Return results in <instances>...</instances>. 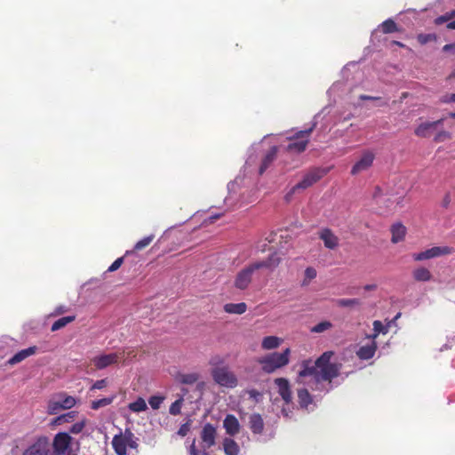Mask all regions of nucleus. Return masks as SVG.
I'll return each instance as SVG.
<instances>
[{"mask_svg":"<svg viewBox=\"0 0 455 455\" xmlns=\"http://www.w3.org/2000/svg\"><path fill=\"white\" fill-rule=\"evenodd\" d=\"M339 371H299L301 381L315 391L329 392L332 388V380Z\"/></svg>","mask_w":455,"mask_h":455,"instance_id":"1","label":"nucleus"},{"mask_svg":"<svg viewBox=\"0 0 455 455\" xmlns=\"http://www.w3.org/2000/svg\"><path fill=\"white\" fill-rule=\"evenodd\" d=\"M279 262L280 259L278 258L275 259V254H274L266 260L253 262L246 266L236 274L234 281V286L239 290L247 289L251 283L252 275L255 271L260 268H269L275 267L279 264Z\"/></svg>","mask_w":455,"mask_h":455,"instance_id":"2","label":"nucleus"},{"mask_svg":"<svg viewBox=\"0 0 455 455\" xmlns=\"http://www.w3.org/2000/svg\"><path fill=\"white\" fill-rule=\"evenodd\" d=\"M137 355V348L127 347L114 353L94 356L92 359V362L96 368L104 369L107 367L118 365L120 363H123L124 365H126L127 363L132 361V359H135Z\"/></svg>","mask_w":455,"mask_h":455,"instance_id":"3","label":"nucleus"},{"mask_svg":"<svg viewBox=\"0 0 455 455\" xmlns=\"http://www.w3.org/2000/svg\"><path fill=\"white\" fill-rule=\"evenodd\" d=\"M315 124H313L310 128L299 131L293 135L288 136L286 140L289 141L285 147V150L292 154H299L306 150L309 142V138L312 132L315 129Z\"/></svg>","mask_w":455,"mask_h":455,"instance_id":"4","label":"nucleus"},{"mask_svg":"<svg viewBox=\"0 0 455 455\" xmlns=\"http://www.w3.org/2000/svg\"><path fill=\"white\" fill-rule=\"evenodd\" d=\"M328 169L325 168H313L310 169L303 177L301 181L296 184L291 191L286 195V199L289 200L290 196L299 189H306L313 184L320 180L328 173Z\"/></svg>","mask_w":455,"mask_h":455,"instance_id":"5","label":"nucleus"},{"mask_svg":"<svg viewBox=\"0 0 455 455\" xmlns=\"http://www.w3.org/2000/svg\"><path fill=\"white\" fill-rule=\"evenodd\" d=\"M73 438L65 432L58 433L53 439L52 448L61 455H74L72 449Z\"/></svg>","mask_w":455,"mask_h":455,"instance_id":"6","label":"nucleus"},{"mask_svg":"<svg viewBox=\"0 0 455 455\" xmlns=\"http://www.w3.org/2000/svg\"><path fill=\"white\" fill-rule=\"evenodd\" d=\"M453 249L449 246H434L424 251L414 253L412 258L415 261H422L452 253Z\"/></svg>","mask_w":455,"mask_h":455,"instance_id":"7","label":"nucleus"},{"mask_svg":"<svg viewBox=\"0 0 455 455\" xmlns=\"http://www.w3.org/2000/svg\"><path fill=\"white\" fill-rule=\"evenodd\" d=\"M334 353L332 351L324 352L320 357L315 361V365H312V360H305L302 363V370H335L331 366L330 362Z\"/></svg>","mask_w":455,"mask_h":455,"instance_id":"8","label":"nucleus"},{"mask_svg":"<svg viewBox=\"0 0 455 455\" xmlns=\"http://www.w3.org/2000/svg\"><path fill=\"white\" fill-rule=\"evenodd\" d=\"M290 352V349L286 348L282 353H272L264 358L263 363L271 367L272 370L283 367L289 362Z\"/></svg>","mask_w":455,"mask_h":455,"instance_id":"9","label":"nucleus"},{"mask_svg":"<svg viewBox=\"0 0 455 455\" xmlns=\"http://www.w3.org/2000/svg\"><path fill=\"white\" fill-rule=\"evenodd\" d=\"M201 438L203 441L202 447L204 449L203 455H208V453L206 452V449H209L215 444V427L210 423L205 424L201 432Z\"/></svg>","mask_w":455,"mask_h":455,"instance_id":"10","label":"nucleus"},{"mask_svg":"<svg viewBox=\"0 0 455 455\" xmlns=\"http://www.w3.org/2000/svg\"><path fill=\"white\" fill-rule=\"evenodd\" d=\"M375 155L371 151H364L361 158L354 164L351 169V174L356 175L363 171L369 169L373 163Z\"/></svg>","mask_w":455,"mask_h":455,"instance_id":"11","label":"nucleus"},{"mask_svg":"<svg viewBox=\"0 0 455 455\" xmlns=\"http://www.w3.org/2000/svg\"><path fill=\"white\" fill-rule=\"evenodd\" d=\"M213 379L220 386L233 388L237 385V379L233 371H212Z\"/></svg>","mask_w":455,"mask_h":455,"instance_id":"12","label":"nucleus"},{"mask_svg":"<svg viewBox=\"0 0 455 455\" xmlns=\"http://www.w3.org/2000/svg\"><path fill=\"white\" fill-rule=\"evenodd\" d=\"M319 238L328 249L333 250L339 245V237L330 228H323L319 232Z\"/></svg>","mask_w":455,"mask_h":455,"instance_id":"13","label":"nucleus"},{"mask_svg":"<svg viewBox=\"0 0 455 455\" xmlns=\"http://www.w3.org/2000/svg\"><path fill=\"white\" fill-rule=\"evenodd\" d=\"M47 447V439L39 438L36 442L28 447L22 455H44Z\"/></svg>","mask_w":455,"mask_h":455,"instance_id":"14","label":"nucleus"},{"mask_svg":"<svg viewBox=\"0 0 455 455\" xmlns=\"http://www.w3.org/2000/svg\"><path fill=\"white\" fill-rule=\"evenodd\" d=\"M275 384L278 387V393L282 396L283 400L289 403L291 402V392L290 389L289 382L287 379L279 378L275 379Z\"/></svg>","mask_w":455,"mask_h":455,"instance_id":"15","label":"nucleus"},{"mask_svg":"<svg viewBox=\"0 0 455 455\" xmlns=\"http://www.w3.org/2000/svg\"><path fill=\"white\" fill-rule=\"evenodd\" d=\"M390 231L392 234L391 242L397 243L404 240L407 229L401 222H396L391 226Z\"/></svg>","mask_w":455,"mask_h":455,"instance_id":"16","label":"nucleus"},{"mask_svg":"<svg viewBox=\"0 0 455 455\" xmlns=\"http://www.w3.org/2000/svg\"><path fill=\"white\" fill-rule=\"evenodd\" d=\"M377 350V344L371 340L369 344L362 346L356 351V355L362 360H369L372 358Z\"/></svg>","mask_w":455,"mask_h":455,"instance_id":"17","label":"nucleus"},{"mask_svg":"<svg viewBox=\"0 0 455 455\" xmlns=\"http://www.w3.org/2000/svg\"><path fill=\"white\" fill-rule=\"evenodd\" d=\"M37 347L36 346L29 347L28 348L22 349L16 353L13 356H12L7 363L10 365H14L21 361L25 360L28 356H31L36 354Z\"/></svg>","mask_w":455,"mask_h":455,"instance_id":"18","label":"nucleus"},{"mask_svg":"<svg viewBox=\"0 0 455 455\" xmlns=\"http://www.w3.org/2000/svg\"><path fill=\"white\" fill-rule=\"evenodd\" d=\"M223 427L226 429L227 434L229 435H235L240 430V424L237 419L231 414L226 416L223 421Z\"/></svg>","mask_w":455,"mask_h":455,"instance_id":"19","label":"nucleus"},{"mask_svg":"<svg viewBox=\"0 0 455 455\" xmlns=\"http://www.w3.org/2000/svg\"><path fill=\"white\" fill-rule=\"evenodd\" d=\"M278 152V148L276 146H273L267 151L266 156L263 157L261 164L259 166V174H263L265 171L272 164V163L275 160Z\"/></svg>","mask_w":455,"mask_h":455,"instance_id":"20","label":"nucleus"},{"mask_svg":"<svg viewBox=\"0 0 455 455\" xmlns=\"http://www.w3.org/2000/svg\"><path fill=\"white\" fill-rule=\"evenodd\" d=\"M442 119L435 121V122H425L420 124L416 129H415V135L421 138H427L430 136L431 131L435 128V126L442 123Z\"/></svg>","mask_w":455,"mask_h":455,"instance_id":"21","label":"nucleus"},{"mask_svg":"<svg viewBox=\"0 0 455 455\" xmlns=\"http://www.w3.org/2000/svg\"><path fill=\"white\" fill-rule=\"evenodd\" d=\"M249 427L256 435L263 432L264 421L260 414L253 413L249 417Z\"/></svg>","mask_w":455,"mask_h":455,"instance_id":"22","label":"nucleus"},{"mask_svg":"<svg viewBox=\"0 0 455 455\" xmlns=\"http://www.w3.org/2000/svg\"><path fill=\"white\" fill-rule=\"evenodd\" d=\"M127 441L122 434L116 435L112 440V446L117 455H126Z\"/></svg>","mask_w":455,"mask_h":455,"instance_id":"23","label":"nucleus"},{"mask_svg":"<svg viewBox=\"0 0 455 455\" xmlns=\"http://www.w3.org/2000/svg\"><path fill=\"white\" fill-rule=\"evenodd\" d=\"M247 310V305L244 302L227 303L224 305V311L228 314L242 315Z\"/></svg>","mask_w":455,"mask_h":455,"instance_id":"24","label":"nucleus"},{"mask_svg":"<svg viewBox=\"0 0 455 455\" xmlns=\"http://www.w3.org/2000/svg\"><path fill=\"white\" fill-rule=\"evenodd\" d=\"M298 402L300 407L304 409H307L308 405L312 403V396L307 388L298 390Z\"/></svg>","mask_w":455,"mask_h":455,"instance_id":"25","label":"nucleus"},{"mask_svg":"<svg viewBox=\"0 0 455 455\" xmlns=\"http://www.w3.org/2000/svg\"><path fill=\"white\" fill-rule=\"evenodd\" d=\"M223 449L226 455H238L239 453V446L231 438H225L223 441Z\"/></svg>","mask_w":455,"mask_h":455,"instance_id":"26","label":"nucleus"},{"mask_svg":"<svg viewBox=\"0 0 455 455\" xmlns=\"http://www.w3.org/2000/svg\"><path fill=\"white\" fill-rule=\"evenodd\" d=\"M282 339L276 336H267L262 339L261 347L263 349L270 350L280 346Z\"/></svg>","mask_w":455,"mask_h":455,"instance_id":"27","label":"nucleus"},{"mask_svg":"<svg viewBox=\"0 0 455 455\" xmlns=\"http://www.w3.org/2000/svg\"><path fill=\"white\" fill-rule=\"evenodd\" d=\"M412 275H413V278L419 282H427V281L431 280V278H432V274L426 267L416 268L413 271Z\"/></svg>","mask_w":455,"mask_h":455,"instance_id":"28","label":"nucleus"},{"mask_svg":"<svg viewBox=\"0 0 455 455\" xmlns=\"http://www.w3.org/2000/svg\"><path fill=\"white\" fill-rule=\"evenodd\" d=\"M76 320V315H68V316H64V317H61L60 319H58L57 321H55L52 327H51V331H56L60 329H62L64 328L66 325H68V323L74 322Z\"/></svg>","mask_w":455,"mask_h":455,"instance_id":"29","label":"nucleus"},{"mask_svg":"<svg viewBox=\"0 0 455 455\" xmlns=\"http://www.w3.org/2000/svg\"><path fill=\"white\" fill-rule=\"evenodd\" d=\"M381 30L384 34H390L394 32H400L401 28L397 26V24L392 20L387 19L383 21L380 25Z\"/></svg>","mask_w":455,"mask_h":455,"instance_id":"30","label":"nucleus"},{"mask_svg":"<svg viewBox=\"0 0 455 455\" xmlns=\"http://www.w3.org/2000/svg\"><path fill=\"white\" fill-rule=\"evenodd\" d=\"M182 391H183V395H180V398L177 399L174 403H172L170 406L169 412H170V414H172L173 416L180 414L181 407H182L183 402H184L183 396L186 395L188 390L183 388Z\"/></svg>","mask_w":455,"mask_h":455,"instance_id":"31","label":"nucleus"},{"mask_svg":"<svg viewBox=\"0 0 455 455\" xmlns=\"http://www.w3.org/2000/svg\"><path fill=\"white\" fill-rule=\"evenodd\" d=\"M63 410L71 409L76 404V399L70 395L60 394L56 396Z\"/></svg>","mask_w":455,"mask_h":455,"instance_id":"32","label":"nucleus"},{"mask_svg":"<svg viewBox=\"0 0 455 455\" xmlns=\"http://www.w3.org/2000/svg\"><path fill=\"white\" fill-rule=\"evenodd\" d=\"M336 305L340 307H353L362 305L359 299H339L336 300Z\"/></svg>","mask_w":455,"mask_h":455,"instance_id":"33","label":"nucleus"},{"mask_svg":"<svg viewBox=\"0 0 455 455\" xmlns=\"http://www.w3.org/2000/svg\"><path fill=\"white\" fill-rule=\"evenodd\" d=\"M177 379H179L180 382L183 384L191 385L198 380L199 376L196 372H190L187 374L180 373Z\"/></svg>","mask_w":455,"mask_h":455,"instance_id":"34","label":"nucleus"},{"mask_svg":"<svg viewBox=\"0 0 455 455\" xmlns=\"http://www.w3.org/2000/svg\"><path fill=\"white\" fill-rule=\"evenodd\" d=\"M129 409L134 412H141L146 411L147 403L144 399L138 398L135 402L129 404Z\"/></svg>","mask_w":455,"mask_h":455,"instance_id":"35","label":"nucleus"},{"mask_svg":"<svg viewBox=\"0 0 455 455\" xmlns=\"http://www.w3.org/2000/svg\"><path fill=\"white\" fill-rule=\"evenodd\" d=\"M417 40L421 45H425L430 42H435L437 40V36L435 33L430 34H419L417 36Z\"/></svg>","mask_w":455,"mask_h":455,"instance_id":"36","label":"nucleus"},{"mask_svg":"<svg viewBox=\"0 0 455 455\" xmlns=\"http://www.w3.org/2000/svg\"><path fill=\"white\" fill-rule=\"evenodd\" d=\"M114 400V396L111 397H105L99 400L92 401V409L93 410H99L100 408L105 407L109 405Z\"/></svg>","mask_w":455,"mask_h":455,"instance_id":"37","label":"nucleus"},{"mask_svg":"<svg viewBox=\"0 0 455 455\" xmlns=\"http://www.w3.org/2000/svg\"><path fill=\"white\" fill-rule=\"evenodd\" d=\"M76 414H77V412H76V411H68L67 413H64L62 415L58 416L54 419L53 422L55 424H61V423H64V422H70V421H72L75 419Z\"/></svg>","mask_w":455,"mask_h":455,"instance_id":"38","label":"nucleus"},{"mask_svg":"<svg viewBox=\"0 0 455 455\" xmlns=\"http://www.w3.org/2000/svg\"><path fill=\"white\" fill-rule=\"evenodd\" d=\"M60 410H63V409H62V407H60V403L56 397H54L53 399H52L49 402L48 407H47V411L49 414H51V415L57 414Z\"/></svg>","mask_w":455,"mask_h":455,"instance_id":"39","label":"nucleus"},{"mask_svg":"<svg viewBox=\"0 0 455 455\" xmlns=\"http://www.w3.org/2000/svg\"><path fill=\"white\" fill-rule=\"evenodd\" d=\"M154 238H155L154 235H150L148 236L144 237L143 239H141L136 243V244L134 245V250L135 251L143 250L144 248H146L147 246H148L151 243V242L153 241Z\"/></svg>","mask_w":455,"mask_h":455,"instance_id":"40","label":"nucleus"},{"mask_svg":"<svg viewBox=\"0 0 455 455\" xmlns=\"http://www.w3.org/2000/svg\"><path fill=\"white\" fill-rule=\"evenodd\" d=\"M331 326H332V324L330 322L323 321V322H321V323H317L316 325H315L311 331L313 332L320 333L326 330H329L330 328H331Z\"/></svg>","mask_w":455,"mask_h":455,"instance_id":"41","label":"nucleus"},{"mask_svg":"<svg viewBox=\"0 0 455 455\" xmlns=\"http://www.w3.org/2000/svg\"><path fill=\"white\" fill-rule=\"evenodd\" d=\"M164 397L160 395H153L148 399V403L152 409L157 410L160 408L162 403L164 402Z\"/></svg>","mask_w":455,"mask_h":455,"instance_id":"42","label":"nucleus"},{"mask_svg":"<svg viewBox=\"0 0 455 455\" xmlns=\"http://www.w3.org/2000/svg\"><path fill=\"white\" fill-rule=\"evenodd\" d=\"M127 441V446L132 449H136L138 447L137 442L133 439V434L130 430H126L124 435H123Z\"/></svg>","mask_w":455,"mask_h":455,"instance_id":"43","label":"nucleus"},{"mask_svg":"<svg viewBox=\"0 0 455 455\" xmlns=\"http://www.w3.org/2000/svg\"><path fill=\"white\" fill-rule=\"evenodd\" d=\"M451 19H453V15H451V11L447 12L443 15H441L435 19L434 23L436 26L442 25L444 22L450 21Z\"/></svg>","mask_w":455,"mask_h":455,"instance_id":"44","label":"nucleus"},{"mask_svg":"<svg viewBox=\"0 0 455 455\" xmlns=\"http://www.w3.org/2000/svg\"><path fill=\"white\" fill-rule=\"evenodd\" d=\"M373 331H374V333L372 335V339L377 338V336L380 332H383V333L387 332V330H386L385 326L383 325V323L378 320L373 322Z\"/></svg>","mask_w":455,"mask_h":455,"instance_id":"45","label":"nucleus"},{"mask_svg":"<svg viewBox=\"0 0 455 455\" xmlns=\"http://www.w3.org/2000/svg\"><path fill=\"white\" fill-rule=\"evenodd\" d=\"M448 139H451V133L446 131H442L435 135L434 140L435 142H443Z\"/></svg>","mask_w":455,"mask_h":455,"instance_id":"46","label":"nucleus"},{"mask_svg":"<svg viewBox=\"0 0 455 455\" xmlns=\"http://www.w3.org/2000/svg\"><path fill=\"white\" fill-rule=\"evenodd\" d=\"M124 263V257L117 258L108 268V272L116 271Z\"/></svg>","mask_w":455,"mask_h":455,"instance_id":"47","label":"nucleus"},{"mask_svg":"<svg viewBox=\"0 0 455 455\" xmlns=\"http://www.w3.org/2000/svg\"><path fill=\"white\" fill-rule=\"evenodd\" d=\"M84 427V422H76L73 424L69 429L72 434H79L83 431Z\"/></svg>","mask_w":455,"mask_h":455,"instance_id":"48","label":"nucleus"},{"mask_svg":"<svg viewBox=\"0 0 455 455\" xmlns=\"http://www.w3.org/2000/svg\"><path fill=\"white\" fill-rule=\"evenodd\" d=\"M189 430L190 423L186 422L180 426V429L178 430V435H180V436H185L189 432Z\"/></svg>","mask_w":455,"mask_h":455,"instance_id":"49","label":"nucleus"},{"mask_svg":"<svg viewBox=\"0 0 455 455\" xmlns=\"http://www.w3.org/2000/svg\"><path fill=\"white\" fill-rule=\"evenodd\" d=\"M108 385L107 379L97 380L92 387V389H102Z\"/></svg>","mask_w":455,"mask_h":455,"instance_id":"50","label":"nucleus"},{"mask_svg":"<svg viewBox=\"0 0 455 455\" xmlns=\"http://www.w3.org/2000/svg\"><path fill=\"white\" fill-rule=\"evenodd\" d=\"M440 101H441L442 103H451V102H454V103H455V93L443 95V96L440 99Z\"/></svg>","mask_w":455,"mask_h":455,"instance_id":"51","label":"nucleus"},{"mask_svg":"<svg viewBox=\"0 0 455 455\" xmlns=\"http://www.w3.org/2000/svg\"><path fill=\"white\" fill-rule=\"evenodd\" d=\"M305 276L309 280L314 279L316 276L315 269L313 267H307L305 270Z\"/></svg>","mask_w":455,"mask_h":455,"instance_id":"52","label":"nucleus"},{"mask_svg":"<svg viewBox=\"0 0 455 455\" xmlns=\"http://www.w3.org/2000/svg\"><path fill=\"white\" fill-rule=\"evenodd\" d=\"M443 51L444 52H451L452 54L455 55V42L452 44H447L443 45Z\"/></svg>","mask_w":455,"mask_h":455,"instance_id":"53","label":"nucleus"},{"mask_svg":"<svg viewBox=\"0 0 455 455\" xmlns=\"http://www.w3.org/2000/svg\"><path fill=\"white\" fill-rule=\"evenodd\" d=\"M189 454L190 455H203V452L201 453V451L196 448L195 440L193 441L192 444L189 447Z\"/></svg>","mask_w":455,"mask_h":455,"instance_id":"54","label":"nucleus"},{"mask_svg":"<svg viewBox=\"0 0 455 455\" xmlns=\"http://www.w3.org/2000/svg\"><path fill=\"white\" fill-rule=\"evenodd\" d=\"M67 311H68V307L66 306H60L55 308L54 315H61Z\"/></svg>","mask_w":455,"mask_h":455,"instance_id":"55","label":"nucleus"},{"mask_svg":"<svg viewBox=\"0 0 455 455\" xmlns=\"http://www.w3.org/2000/svg\"><path fill=\"white\" fill-rule=\"evenodd\" d=\"M360 100H380V98L363 94L360 96Z\"/></svg>","mask_w":455,"mask_h":455,"instance_id":"56","label":"nucleus"},{"mask_svg":"<svg viewBox=\"0 0 455 455\" xmlns=\"http://www.w3.org/2000/svg\"><path fill=\"white\" fill-rule=\"evenodd\" d=\"M451 203V196L449 194H446L443 199V206L447 208Z\"/></svg>","mask_w":455,"mask_h":455,"instance_id":"57","label":"nucleus"},{"mask_svg":"<svg viewBox=\"0 0 455 455\" xmlns=\"http://www.w3.org/2000/svg\"><path fill=\"white\" fill-rule=\"evenodd\" d=\"M363 289L365 291H373V290H376L377 289V285L376 284H366Z\"/></svg>","mask_w":455,"mask_h":455,"instance_id":"58","label":"nucleus"},{"mask_svg":"<svg viewBox=\"0 0 455 455\" xmlns=\"http://www.w3.org/2000/svg\"><path fill=\"white\" fill-rule=\"evenodd\" d=\"M446 28L451 30H455V20L448 22Z\"/></svg>","mask_w":455,"mask_h":455,"instance_id":"59","label":"nucleus"},{"mask_svg":"<svg viewBox=\"0 0 455 455\" xmlns=\"http://www.w3.org/2000/svg\"><path fill=\"white\" fill-rule=\"evenodd\" d=\"M220 216H221V214H216V215L211 216L209 218L210 219V222L212 223L214 220H218Z\"/></svg>","mask_w":455,"mask_h":455,"instance_id":"60","label":"nucleus"},{"mask_svg":"<svg viewBox=\"0 0 455 455\" xmlns=\"http://www.w3.org/2000/svg\"><path fill=\"white\" fill-rule=\"evenodd\" d=\"M44 455H61V454L57 453L56 451L53 450L52 451H45V453H44Z\"/></svg>","mask_w":455,"mask_h":455,"instance_id":"61","label":"nucleus"},{"mask_svg":"<svg viewBox=\"0 0 455 455\" xmlns=\"http://www.w3.org/2000/svg\"><path fill=\"white\" fill-rule=\"evenodd\" d=\"M393 44L397 45V46H399V47H401V48H403L405 46L403 43L398 42V41H393Z\"/></svg>","mask_w":455,"mask_h":455,"instance_id":"62","label":"nucleus"},{"mask_svg":"<svg viewBox=\"0 0 455 455\" xmlns=\"http://www.w3.org/2000/svg\"><path fill=\"white\" fill-rule=\"evenodd\" d=\"M450 116L453 119H455V112L450 113Z\"/></svg>","mask_w":455,"mask_h":455,"instance_id":"63","label":"nucleus"},{"mask_svg":"<svg viewBox=\"0 0 455 455\" xmlns=\"http://www.w3.org/2000/svg\"><path fill=\"white\" fill-rule=\"evenodd\" d=\"M451 15H453V18H455V9L451 10Z\"/></svg>","mask_w":455,"mask_h":455,"instance_id":"64","label":"nucleus"}]
</instances>
